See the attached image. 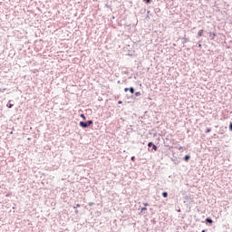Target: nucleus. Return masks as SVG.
Instances as JSON below:
<instances>
[{"instance_id": "30", "label": "nucleus", "mask_w": 232, "mask_h": 232, "mask_svg": "<svg viewBox=\"0 0 232 232\" xmlns=\"http://www.w3.org/2000/svg\"><path fill=\"white\" fill-rule=\"evenodd\" d=\"M118 83H121V81H118Z\"/></svg>"}, {"instance_id": "21", "label": "nucleus", "mask_w": 232, "mask_h": 232, "mask_svg": "<svg viewBox=\"0 0 232 232\" xmlns=\"http://www.w3.org/2000/svg\"><path fill=\"white\" fill-rule=\"evenodd\" d=\"M77 208H81L80 204H76V206L74 207V209H77Z\"/></svg>"}, {"instance_id": "24", "label": "nucleus", "mask_w": 232, "mask_h": 232, "mask_svg": "<svg viewBox=\"0 0 232 232\" xmlns=\"http://www.w3.org/2000/svg\"><path fill=\"white\" fill-rule=\"evenodd\" d=\"M89 206H93V202H90V203H89Z\"/></svg>"}, {"instance_id": "20", "label": "nucleus", "mask_w": 232, "mask_h": 232, "mask_svg": "<svg viewBox=\"0 0 232 232\" xmlns=\"http://www.w3.org/2000/svg\"><path fill=\"white\" fill-rule=\"evenodd\" d=\"M143 206H144V208H148V206H150V204L149 203H143Z\"/></svg>"}, {"instance_id": "1", "label": "nucleus", "mask_w": 232, "mask_h": 232, "mask_svg": "<svg viewBox=\"0 0 232 232\" xmlns=\"http://www.w3.org/2000/svg\"><path fill=\"white\" fill-rule=\"evenodd\" d=\"M92 124H93V121L89 120L87 121H80L79 122V126L81 128H83V130H86V128H90V126H92Z\"/></svg>"}, {"instance_id": "3", "label": "nucleus", "mask_w": 232, "mask_h": 232, "mask_svg": "<svg viewBox=\"0 0 232 232\" xmlns=\"http://www.w3.org/2000/svg\"><path fill=\"white\" fill-rule=\"evenodd\" d=\"M183 160H185V162H189V160H191V156L189 154H187L184 158Z\"/></svg>"}, {"instance_id": "2", "label": "nucleus", "mask_w": 232, "mask_h": 232, "mask_svg": "<svg viewBox=\"0 0 232 232\" xmlns=\"http://www.w3.org/2000/svg\"><path fill=\"white\" fill-rule=\"evenodd\" d=\"M148 148H152L151 151H157L159 150V147H157L153 141L148 143Z\"/></svg>"}, {"instance_id": "19", "label": "nucleus", "mask_w": 232, "mask_h": 232, "mask_svg": "<svg viewBox=\"0 0 232 232\" xmlns=\"http://www.w3.org/2000/svg\"><path fill=\"white\" fill-rule=\"evenodd\" d=\"M130 160H131L132 162H135V160H136L135 156H132V157L130 158Z\"/></svg>"}, {"instance_id": "9", "label": "nucleus", "mask_w": 232, "mask_h": 232, "mask_svg": "<svg viewBox=\"0 0 232 232\" xmlns=\"http://www.w3.org/2000/svg\"><path fill=\"white\" fill-rule=\"evenodd\" d=\"M140 95H142V93L140 92H134V99L136 98V97H140Z\"/></svg>"}, {"instance_id": "14", "label": "nucleus", "mask_w": 232, "mask_h": 232, "mask_svg": "<svg viewBox=\"0 0 232 232\" xmlns=\"http://www.w3.org/2000/svg\"><path fill=\"white\" fill-rule=\"evenodd\" d=\"M205 133H211V128H207L205 130Z\"/></svg>"}, {"instance_id": "11", "label": "nucleus", "mask_w": 232, "mask_h": 232, "mask_svg": "<svg viewBox=\"0 0 232 232\" xmlns=\"http://www.w3.org/2000/svg\"><path fill=\"white\" fill-rule=\"evenodd\" d=\"M161 195H162L163 198H168V192L167 191L162 192Z\"/></svg>"}, {"instance_id": "26", "label": "nucleus", "mask_w": 232, "mask_h": 232, "mask_svg": "<svg viewBox=\"0 0 232 232\" xmlns=\"http://www.w3.org/2000/svg\"><path fill=\"white\" fill-rule=\"evenodd\" d=\"M183 149V147L182 146H180L179 148V150H182Z\"/></svg>"}, {"instance_id": "10", "label": "nucleus", "mask_w": 232, "mask_h": 232, "mask_svg": "<svg viewBox=\"0 0 232 232\" xmlns=\"http://www.w3.org/2000/svg\"><path fill=\"white\" fill-rule=\"evenodd\" d=\"M11 102L12 101H9V102L6 105L7 108H14V103H11Z\"/></svg>"}, {"instance_id": "18", "label": "nucleus", "mask_w": 232, "mask_h": 232, "mask_svg": "<svg viewBox=\"0 0 232 232\" xmlns=\"http://www.w3.org/2000/svg\"><path fill=\"white\" fill-rule=\"evenodd\" d=\"M124 92H125V93H128V92H130V88H128V87L124 88Z\"/></svg>"}, {"instance_id": "25", "label": "nucleus", "mask_w": 232, "mask_h": 232, "mask_svg": "<svg viewBox=\"0 0 232 232\" xmlns=\"http://www.w3.org/2000/svg\"><path fill=\"white\" fill-rule=\"evenodd\" d=\"M208 231V229H203L201 232H207Z\"/></svg>"}, {"instance_id": "13", "label": "nucleus", "mask_w": 232, "mask_h": 232, "mask_svg": "<svg viewBox=\"0 0 232 232\" xmlns=\"http://www.w3.org/2000/svg\"><path fill=\"white\" fill-rule=\"evenodd\" d=\"M144 211H148V208L146 207L141 208L140 213H144Z\"/></svg>"}, {"instance_id": "12", "label": "nucleus", "mask_w": 232, "mask_h": 232, "mask_svg": "<svg viewBox=\"0 0 232 232\" xmlns=\"http://www.w3.org/2000/svg\"><path fill=\"white\" fill-rule=\"evenodd\" d=\"M145 5H151V0H143Z\"/></svg>"}, {"instance_id": "22", "label": "nucleus", "mask_w": 232, "mask_h": 232, "mask_svg": "<svg viewBox=\"0 0 232 232\" xmlns=\"http://www.w3.org/2000/svg\"><path fill=\"white\" fill-rule=\"evenodd\" d=\"M6 89H0V92H2V93H5V91Z\"/></svg>"}, {"instance_id": "29", "label": "nucleus", "mask_w": 232, "mask_h": 232, "mask_svg": "<svg viewBox=\"0 0 232 232\" xmlns=\"http://www.w3.org/2000/svg\"><path fill=\"white\" fill-rule=\"evenodd\" d=\"M178 212L180 213V209H179Z\"/></svg>"}, {"instance_id": "16", "label": "nucleus", "mask_w": 232, "mask_h": 232, "mask_svg": "<svg viewBox=\"0 0 232 232\" xmlns=\"http://www.w3.org/2000/svg\"><path fill=\"white\" fill-rule=\"evenodd\" d=\"M80 117L83 119V121H86V116L84 114H81Z\"/></svg>"}, {"instance_id": "8", "label": "nucleus", "mask_w": 232, "mask_h": 232, "mask_svg": "<svg viewBox=\"0 0 232 232\" xmlns=\"http://www.w3.org/2000/svg\"><path fill=\"white\" fill-rule=\"evenodd\" d=\"M129 92H130V93H131V95H133V93H135V88L129 87Z\"/></svg>"}, {"instance_id": "5", "label": "nucleus", "mask_w": 232, "mask_h": 232, "mask_svg": "<svg viewBox=\"0 0 232 232\" xmlns=\"http://www.w3.org/2000/svg\"><path fill=\"white\" fill-rule=\"evenodd\" d=\"M204 35V29H201L198 33V37H202Z\"/></svg>"}, {"instance_id": "15", "label": "nucleus", "mask_w": 232, "mask_h": 232, "mask_svg": "<svg viewBox=\"0 0 232 232\" xmlns=\"http://www.w3.org/2000/svg\"><path fill=\"white\" fill-rule=\"evenodd\" d=\"M183 40H184V41H183V44H186V43H188V42H189V39H188L187 37H184Z\"/></svg>"}, {"instance_id": "27", "label": "nucleus", "mask_w": 232, "mask_h": 232, "mask_svg": "<svg viewBox=\"0 0 232 232\" xmlns=\"http://www.w3.org/2000/svg\"><path fill=\"white\" fill-rule=\"evenodd\" d=\"M75 213H76V215H77V214L79 213V210L76 209V210H75Z\"/></svg>"}, {"instance_id": "17", "label": "nucleus", "mask_w": 232, "mask_h": 232, "mask_svg": "<svg viewBox=\"0 0 232 232\" xmlns=\"http://www.w3.org/2000/svg\"><path fill=\"white\" fill-rule=\"evenodd\" d=\"M228 129H229V131H232V122L229 123Z\"/></svg>"}, {"instance_id": "23", "label": "nucleus", "mask_w": 232, "mask_h": 232, "mask_svg": "<svg viewBox=\"0 0 232 232\" xmlns=\"http://www.w3.org/2000/svg\"><path fill=\"white\" fill-rule=\"evenodd\" d=\"M118 104H122V101H119V102H118Z\"/></svg>"}, {"instance_id": "28", "label": "nucleus", "mask_w": 232, "mask_h": 232, "mask_svg": "<svg viewBox=\"0 0 232 232\" xmlns=\"http://www.w3.org/2000/svg\"><path fill=\"white\" fill-rule=\"evenodd\" d=\"M198 47L201 48V47H202V44H199Z\"/></svg>"}, {"instance_id": "7", "label": "nucleus", "mask_w": 232, "mask_h": 232, "mask_svg": "<svg viewBox=\"0 0 232 232\" xmlns=\"http://www.w3.org/2000/svg\"><path fill=\"white\" fill-rule=\"evenodd\" d=\"M172 162H174V164H179V159H177V157L171 158Z\"/></svg>"}, {"instance_id": "6", "label": "nucleus", "mask_w": 232, "mask_h": 232, "mask_svg": "<svg viewBox=\"0 0 232 232\" xmlns=\"http://www.w3.org/2000/svg\"><path fill=\"white\" fill-rule=\"evenodd\" d=\"M216 35H217V34L216 33H209V37H210V39L213 41V39H215V37H216Z\"/></svg>"}, {"instance_id": "4", "label": "nucleus", "mask_w": 232, "mask_h": 232, "mask_svg": "<svg viewBox=\"0 0 232 232\" xmlns=\"http://www.w3.org/2000/svg\"><path fill=\"white\" fill-rule=\"evenodd\" d=\"M205 222L206 224H213V219L210 217H208L205 219Z\"/></svg>"}]
</instances>
